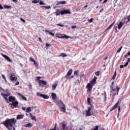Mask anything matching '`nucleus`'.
Segmentation results:
<instances>
[{"label": "nucleus", "instance_id": "1", "mask_svg": "<svg viewBox=\"0 0 130 130\" xmlns=\"http://www.w3.org/2000/svg\"><path fill=\"white\" fill-rule=\"evenodd\" d=\"M17 122L16 119H7L5 121L2 123L9 130H12V127H14V124Z\"/></svg>", "mask_w": 130, "mask_h": 130}, {"label": "nucleus", "instance_id": "2", "mask_svg": "<svg viewBox=\"0 0 130 130\" xmlns=\"http://www.w3.org/2000/svg\"><path fill=\"white\" fill-rule=\"evenodd\" d=\"M86 116H93L95 114H97L98 112L96 110L94 109L92 106L88 107V110L85 111Z\"/></svg>", "mask_w": 130, "mask_h": 130}, {"label": "nucleus", "instance_id": "3", "mask_svg": "<svg viewBox=\"0 0 130 130\" xmlns=\"http://www.w3.org/2000/svg\"><path fill=\"white\" fill-rule=\"evenodd\" d=\"M1 96L3 97L7 103H9V100L8 99L7 97L11 96V91L10 90L6 89L4 90V93H1Z\"/></svg>", "mask_w": 130, "mask_h": 130}, {"label": "nucleus", "instance_id": "4", "mask_svg": "<svg viewBox=\"0 0 130 130\" xmlns=\"http://www.w3.org/2000/svg\"><path fill=\"white\" fill-rule=\"evenodd\" d=\"M110 93H112L113 94V96L116 95V91H117V95H118V92H119V90H120V87H118V85L116 86V89H114V87L110 86Z\"/></svg>", "mask_w": 130, "mask_h": 130}, {"label": "nucleus", "instance_id": "5", "mask_svg": "<svg viewBox=\"0 0 130 130\" xmlns=\"http://www.w3.org/2000/svg\"><path fill=\"white\" fill-rule=\"evenodd\" d=\"M56 103L57 105H58L59 108L61 109V111H62V112H66V110H67V109L66 108V105L63 104L62 101H59V102H57Z\"/></svg>", "mask_w": 130, "mask_h": 130}, {"label": "nucleus", "instance_id": "6", "mask_svg": "<svg viewBox=\"0 0 130 130\" xmlns=\"http://www.w3.org/2000/svg\"><path fill=\"white\" fill-rule=\"evenodd\" d=\"M19 102L18 101H15L13 102L12 103L9 104V106H10L12 109H14V108H19Z\"/></svg>", "mask_w": 130, "mask_h": 130}, {"label": "nucleus", "instance_id": "7", "mask_svg": "<svg viewBox=\"0 0 130 130\" xmlns=\"http://www.w3.org/2000/svg\"><path fill=\"white\" fill-rule=\"evenodd\" d=\"M31 3L32 4H38L39 3L40 6H45V3H44V1L41 0H32Z\"/></svg>", "mask_w": 130, "mask_h": 130}, {"label": "nucleus", "instance_id": "8", "mask_svg": "<svg viewBox=\"0 0 130 130\" xmlns=\"http://www.w3.org/2000/svg\"><path fill=\"white\" fill-rule=\"evenodd\" d=\"M71 15V11L69 9L66 10L64 9L62 11H61V16H63V15H67V14Z\"/></svg>", "mask_w": 130, "mask_h": 130}, {"label": "nucleus", "instance_id": "9", "mask_svg": "<svg viewBox=\"0 0 130 130\" xmlns=\"http://www.w3.org/2000/svg\"><path fill=\"white\" fill-rule=\"evenodd\" d=\"M129 18H127V17H125L121 20V22L123 25H124V24H127V23L129 22Z\"/></svg>", "mask_w": 130, "mask_h": 130}, {"label": "nucleus", "instance_id": "10", "mask_svg": "<svg viewBox=\"0 0 130 130\" xmlns=\"http://www.w3.org/2000/svg\"><path fill=\"white\" fill-rule=\"evenodd\" d=\"M86 89H87V92H91L92 89H93V86L91 85V83H87V86H86Z\"/></svg>", "mask_w": 130, "mask_h": 130}, {"label": "nucleus", "instance_id": "11", "mask_svg": "<svg viewBox=\"0 0 130 130\" xmlns=\"http://www.w3.org/2000/svg\"><path fill=\"white\" fill-rule=\"evenodd\" d=\"M8 99V102L9 103H10V102H14L15 101H16V98L15 96H9Z\"/></svg>", "mask_w": 130, "mask_h": 130}, {"label": "nucleus", "instance_id": "12", "mask_svg": "<svg viewBox=\"0 0 130 130\" xmlns=\"http://www.w3.org/2000/svg\"><path fill=\"white\" fill-rule=\"evenodd\" d=\"M119 104V101H118L116 104L112 108H111L110 111H113V110H115L117 107H118V105Z\"/></svg>", "mask_w": 130, "mask_h": 130}, {"label": "nucleus", "instance_id": "13", "mask_svg": "<svg viewBox=\"0 0 130 130\" xmlns=\"http://www.w3.org/2000/svg\"><path fill=\"white\" fill-rule=\"evenodd\" d=\"M96 80H97V77H96V76H94L93 79L90 81V84H91L92 86H94V85L96 84Z\"/></svg>", "mask_w": 130, "mask_h": 130}, {"label": "nucleus", "instance_id": "14", "mask_svg": "<svg viewBox=\"0 0 130 130\" xmlns=\"http://www.w3.org/2000/svg\"><path fill=\"white\" fill-rule=\"evenodd\" d=\"M2 55L3 56V57L5 58L6 59H7V60H8V61H9V62H12V60H11V58H10V57L8 56H7L6 55L4 54L3 53H1Z\"/></svg>", "mask_w": 130, "mask_h": 130}, {"label": "nucleus", "instance_id": "15", "mask_svg": "<svg viewBox=\"0 0 130 130\" xmlns=\"http://www.w3.org/2000/svg\"><path fill=\"white\" fill-rule=\"evenodd\" d=\"M73 74V69H70L67 74H66V78H68V77H70Z\"/></svg>", "mask_w": 130, "mask_h": 130}, {"label": "nucleus", "instance_id": "16", "mask_svg": "<svg viewBox=\"0 0 130 130\" xmlns=\"http://www.w3.org/2000/svg\"><path fill=\"white\" fill-rule=\"evenodd\" d=\"M17 94H18V96H19L20 97H21L23 100H24L25 101H27V98L24 96V95H23L22 93H20L18 92L17 93Z\"/></svg>", "mask_w": 130, "mask_h": 130}, {"label": "nucleus", "instance_id": "17", "mask_svg": "<svg viewBox=\"0 0 130 130\" xmlns=\"http://www.w3.org/2000/svg\"><path fill=\"white\" fill-rule=\"evenodd\" d=\"M33 126V123L28 122L27 124L24 125L25 127H32Z\"/></svg>", "mask_w": 130, "mask_h": 130}, {"label": "nucleus", "instance_id": "18", "mask_svg": "<svg viewBox=\"0 0 130 130\" xmlns=\"http://www.w3.org/2000/svg\"><path fill=\"white\" fill-rule=\"evenodd\" d=\"M10 80L11 81H15L16 82L17 78L15 77V75L10 76Z\"/></svg>", "mask_w": 130, "mask_h": 130}, {"label": "nucleus", "instance_id": "19", "mask_svg": "<svg viewBox=\"0 0 130 130\" xmlns=\"http://www.w3.org/2000/svg\"><path fill=\"white\" fill-rule=\"evenodd\" d=\"M39 84H42L43 85H47V82L45 80H39Z\"/></svg>", "mask_w": 130, "mask_h": 130}, {"label": "nucleus", "instance_id": "20", "mask_svg": "<svg viewBox=\"0 0 130 130\" xmlns=\"http://www.w3.org/2000/svg\"><path fill=\"white\" fill-rule=\"evenodd\" d=\"M29 117L31 119V120H35V121H36V117L35 116H33V115L31 113H29Z\"/></svg>", "mask_w": 130, "mask_h": 130}, {"label": "nucleus", "instance_id": "21", "mask_svg": "<svg viewBox=\"0 0 130 130\" xmlns=\"http://www.w3.org/2000/svg\"><path fill=\"white\" fill-rule=\"evenodd\" d=\"M66 4H67V2L61 1L58 2L57 3V5H66Z\"/></svg>", "mask_w": 130, "mask_h": 130}, {"label": "nucleus", "instance_id": "22", "mask_svg": "<svg viewBox=\"0 0 130 130\" xmlns=\"http://www.w3.org/2000/svg\"><path fill=\"white\" fill-rule=\"evenodd\" d=\"M17 119H23L24 115H18L16 117Z\"/></svg>", "mask_w": 130, "mask_h": 130}, {"label": "nucleus", "instance_id": "23", "mask_svg": "<svg viewBox=\"0 0 130 130\" xmlns=\"http://www.w3.org/2000/svg\"><path fill=\"white\" fill-rule=\"evenodd\" d=\"M115 23V21H114L110 25L108 26V27L106 29V31H107L108 30H109V29H111V28H112Z\"/></svg>", "mask_w": 130, "mask_h": 130}, {"label": "nucleus", "instance_id": "24", "mask_svg": "<svg viewBox=\"0 0 130 130\" xmlns=\"http://www.w3.org/2000/svg\"><path fill=\"white\" fill-rule=\"evenodd\" d=\"M61 11H59V9L56 10V12L55 13L56 16H59V15H61Z\"/></svg>", "mask_w": 130, "mask_h": 130}, {"label": "nucleus", "instance_id": "25", "mask_svg": "<svg viewBox=\"0 0 130 130\" xmlns=\"http://www.w3.org/2000/svg\"><path fill=\"white\" fill-rule=\"evenodd\" d=\"M51 97L53 100H55L56 99V94L55 93H52L51 94Z\"/></svg>", "mask_w": 130, "mask_h": 130}, {"label": "nucleus", "instance_id": "26", "mask_svg": "<svg viewBox=\"0 0 130 130\" xmlns=\"http://www.w3.org/2000/svg\"><path fill=\"white\" fill-rule=\"evenodd\" d=\"M122 26H123V24L122 23V22L120 21L119 23V24L118 25V29L119 30H120V29H121V28H122Z\"/></svg>", "mask_w": 130, "mask_h": 130}, {"label": "nucleus", "instance_id": "27", "mask_svg": "<svg viewBox=\"0 0 130 130\" xmlns=\"http://www.w3.org/2000/svg\"><path fill=\"white\" fill-rule=\"evenodd\" d=\"M42 98H43L44 99H49V96L46 94H42Z\"/></svg>", "mask_w": 130, "mask_h": 130}, {"label": "nucleus", "instance_id": "28", "mask_svg": "<svg viewBox=\"0 0 130 130\" xmlns=\"http://www.w3.org/2000/svg\"><path fill=\"white\" fill-rule=\"evenodd\" d=\"M55 36H56V37H57V38H60V39L63 38V37H62L63 36H61V34H56Z\"/></svg>", "mask_w": 130, "mask_h": 130}, {"label": "nucleus", "instance_id": "29", "mask_svg": "<svg viewBox=\"0 0 130 130\" xmlns=\"http://www.w3.org/2000/svg\"><path fill=\"white\" fill-rule=\"evenodd\" d=\"M62 125V128L63 130H65L66 129V127L67 126V124H66V123L63 122L61 123Z\"/></svg>", "mask_w": 130, "mask_h": 130}, {"label": "nucleus", "instance_id": "30", "mask_svg": "<svg viewBox=\"0 0 130 130\" xmlns=\"http://www.w3.org/2000/svg\"><path fill=\"white\" fill-rule=\"evenodd\" d=\"M74 75L76 77H79V70H76L75 71H74Z\"/></svg>", "mask_w": 130, "mask_h": 130}, {"label": "nucleus", "instance_id": "31", "mask_svg": "<svg viewBox=\"0 0 130 130\" xmlns=\"http://www.w3.org/2000/svg\"><path fill=\"white\" fill-rule=\"evenodd\" d=\"M45 32L49 33V35H51V36H54V34L51 31H49L48 30H45Z\"/></svg>", "mask_w": 130, "mask_h": 130}, {"label": "nucleus", "instance_id": "32", "mask_svg": "<svg viewBox=\"0 0 130 130\" xmlns=\"http://www.w3.org/2000/svg\"><path fill=\"white\" fill-rule=\"evenodd\" d=\"M87 104L90 105V106H92V105H91V98H87Z\"/></svg>", "mask_w": 130, "mask_h": 130}, {"label": "nucleus", "instance_id": "33", "mask_svg": "<svg viewBox=\"0 0 130 130\" xmlns=\"http://www.w3.org/2000/svg\"><path fill=\"white\" fill-rule=\"evenodd\" d=\"M41 8L42 9H43V8H45V9H46L47 10H49L51 9V7L50 6H41Z\"/></svg>", "mask_w": 130, "mask_h": 130}, {"label": "nucleus", "instance_id": "34", "mask_svg": "<svg viewBox=\"0 0 130 130\" xmlns=\"http://www.w3.org/2000/svg\"><path fill=\"white\" fill-rule=\"evenodd\" d=\"M25 112L28 113V112H31V107H28L26 109Z\"/></svg>", "mask_w": 130, "mask_h": 130}, {"label": "nucleus", "instance_id": "35", "mask_svg": "<svg viewBox=\"0 0 130 130\" xmlns=\"http://www.w3.org/2000/svg\"><path fill=\"white\" fill-rule=\"evenodd\" d=\"M57 87V84L55 83L52 85V90H55L56 87Z\"/></svg>", "mask_w": 130, "mask_h": 130}, {"label": "nucleus", "instance_id": "36", "mask_svg": "<svg viewBox=\"0 0 130 130\" xmlns=\"http://www.w3.org/2000/svg\"><path fill=\"white\" fill-rule=\"evenodd\" d=\"M115 78H116V70H115L114 74L112 78V80H115Z\"/></svg>", "mask_w": 130, "mask_h": 130}, {"label": "nucleus", "instance_id": "37", "mask_svg": "<svg viewBox=\"0 0 130 130\" xmlns=\"http://www.w3.org/2000/svg\"><path fill=\"white\" fill-rule=\"evenodd\" d=\"M88 23H93V21H94V18H91L90 19L87 20Z\"/></svg>", "mask_w": 130, "mask_h": 130}, {"label": "nucleus", "instance_id": "38", "mask_svg": "<svg viewBox=\"0 0 130 130\" xmlns=\"http://www.w3.org/2000/svg\"><path fill=\"white\" fill-rule=\"evenodd\" d=\"M121 49H122V46H121V47H120L117 50V53H119V52H120V51H121Z\"/></svg>", "mask_w": 130, "mask_h": 130}, {"label": "nucleus", "instance_id": "39", "mask_svg": "<svg viewBox=\"0 0 130 130\" xmlns=\"http://www.w3.org/2000/svg\"><path fill=\"white\" fill-rule=\"evenodd\" d=\"M118 113L117 114V117L119 116V113H120V106L118 107Z\"/></svg>", "mask_w": 130, "mask_h": 130}, {"label": "nucleus", "instance_id": "40", "mask_svg": "<svg viewBox=\"0 0 130 130\" xmlns=\"http://www.w3.org/2000/svg\"><path fill=\"white\" fill-rule=\"evenodd\" d=\"M64 36L62 37L63 38H66V39H68V38H71V37L69 36H67L66 35H63Z\"/></svg>", "mask_w": 130, "mask_h": 130}, {"label": "nucleus", "instance_id": "41", "mask_svg": "<svg viewBox=\"0 0 130 130\" xmlns=\"http://www.w3.org/2000/svg\"><path fill=\"white\" fill-rule=\"evenodd\" d=\"M5 9H11L12 7L9 6H4Z\"/></svg>", "mask_w": 130, "mask_h": 130}, {"label": "nucleus", "instance_id": "42", "mask_svg": "<svg viewBox=\"0 0 130 130\" xmlns=\"http://www.w3.org/2000/svg\"><path fill=\"white\" fill-rule=\"evenodd\" d=\"M60 55L61 56H62V57H66V56H67V55L66 53H62L60 54Z\"/></svg>", "mask_w": 130, "mask_h": 130}, {"label": "nucleus", "instance_id": "43", "mask_svg": "<svg viewBox=\"0 0 130 130\" xmlns=\"http://www.w3.org/2000/svg\"><path fill=\"white\" fill-rule=\"evenodd\" d=\"M29 60L30 61H31L32 62H34V61H35V60L34 59V58H33L32 57H30L29 58Z\"/></svg>", "mask_w": 130, "mask_h": 130}, {"label": "nucleus", "instance_id": "44", "mask_svg": "<svg viewBox=\"0 0 130 130\" xmlns=\"http://www.w3.org/2000/svg\"><path fill=\"white\" fill-rule=\"evenodd\" d=\"M20 20L21 21V22H23V23H26V21L24 20V19H23L22 17L20 18Z\"/></svg>", "mask_w": 130, "mask_h": 130}, {"label": "nucleus", "instance_id": "45", "mask_svg": "<svg viewBox=\"0 0 130 130\" xmlns=\"http://www.w3.org/2000/svg\"><path fill=\"white\" fill-rule=\"evenodd\" d=\"M56 125H57V124L55 123L54 128L50 129V130H56Z\"/></svg>", "mask_w": 130, "mask_h": 130}, {"label": "nucleus", "instance_id": "46", "mask_svg": "<svg viewBox=\"0 0 130 130\" xmlns=\"http://www.w3.org/2000/svg\"><path fill=\"white\" fill-rule=\"evenodd\" d=\"M37 96H40V97H42V93H41L40 92H38V93H37Z\"/></svg>", "mask_w": 130, "mask_h": 130}, {"label": "nucleus", "instance_id": "47", "mask_svg": "<svg viewBox=\"0 0 130 130\" xmlns=\"http://www.w3.org/2000/svg\"><path fill=\"white\" fill-rule=\"evenodd\" d=\"M2 77L4 79V80H5V81H7V79H6V77L5 76V75L2 74Z\"/></svg>", "mask_w": 130, "mask_h": 130}, {"label": "nucleus", "instance_id": "48", "mask_svg": "<svg viewBox=\"0 0 130 130\" xmlns=\"http://www.w3.org/2000/svg\"><path fill=\"white\" fill-rule=\"evenodd\" d=\"M95 75L97 76V77H99V76L100 75L99 74V71H97L95 73Z\"/></svg>", "mask_w": 130, "mask_h": 130}, {"label": "nucleus", "instance_id": "49", "mask_svg": "<svg viewBox=\"0 0 130 130\" xmlns=\"http://www.w3.org/2000/svg\"><path fill=\"white\" fill-rule=\"evenodd\" d=\"M41 79V77H40V76H39V77H37V80H38V81H41L40 79Z\"/></svg>", "mask_w": 130, "mask_h": 130}, {"label": "nucleus", "instance_id": "50", "mask_svg": "<svg viewBox=\"0 0 130 130\" xmlns=\"http://www.w3.org/2000/svg\"><path fill=\"white\" fill-rule=\"evenodd\" d=\"M126 67H124V65H120V69H123V68H125Z\"/></svg>", "mask_w": 130, "mask_h": 130}, {"label": "nucleus", "instance_id": "51", "mask_svg": "<svg viewBox=\"0 0 130 130\" xmlns=\"http://www.w3.org/2000/svg\"><path fill=\"white\" fill-rule=\"evenodd\" d=\"M104 95H105V101H106V92H104Z\"/></svg>", "mask_w": 130, "mask_h": 130}, {"label": "nucleus", "instance_id": "52", "mask_svg": "<svg viewBox=\"0 0 130 130\" xmlns=\"http://www.w3.org/2000/svg\"><path fill=\"white\" fill-rule=\"evenodd\" d=\"M46 46L47 47H48L50 46V44L46 43Z\"/></svg>", "mask_w": 130, "mask_h": 130}, {"label": "nucleus", "instance_id": "53", "mask_svg": "<svg viewBox=\"0 0 130 130\" xmlns=\"http://www.w3.org/2000/svg\"><path fill=\"white\" fill-rule=\"evenodd\" d=\"M19 84H20V82L19 81H17L15 84V86H18Z\"/></svg>", "mask_w": 130, "mask_h": 130}, {"label": "nucleus", "instance_id": "54", "mask_svg": "<svg viewBox=\"0 0 130 130\" xmlns=\"http://www.w3.org/2000/svg\"><path fill=\"white\" fill-rule=\"evenodd\" d=\"M0 9L1 10H4V7H3V6H2L1 4H0Z\"/></svg>", "mask_w": 130, "mask_h": 130}, {"label": "nucleus", "instance_id": "55", "mask_svg": "<svg viewBox=\"0 0 130 130\" xmlns=\"http://www.w3.org/2000/svg\"><path fill=\"white\" fill-rule=\"evenodd\" d=\"M75 28H77V26L74 25V26H72V29H75Z\"/></svg>", "mask_w": 130, "mask_h": 130}, {"label": "nucleus", "instance_id": "56", "mask_svg": "<svg viewBox=\"0 0 130 130\" xmlns=\"http://www.w3.org/2000/svg\"><path fill=\"white\" fill-rule=\"evenodd\" d=\"M108 1V0H104L103 4H106V3H107Z\"/></svg>", "mask_w": 130, "mask_h": 130}, {"label": "nucleus", "instance_id": "57", "mask_svg": "<svg viewBox=\"0 0 130 130\" xmlns=\"http://www.w3.org/2000/svg\"><path fill=\"white\" fill-rule=\"evenodd\" d=\"M57 25L59 26L60 27H63V25H62V24H57Z\"/></svg>", "mask_w": 130, "mask_h": 130}, {"label": "nucleus", "instance_id": "58", "mask_svg": "<svg viewBox=\"0 0 130 130\" xmlns=\"http://www.w3.org/2000/svg\"><path fill=\"white\" fill-rule=\"evenodd\" d=\"M38 39L40 42H42V39H41V38H39Z\"/></svg>", "mask_w": 130, "mask_h": 130}, {"label": "nucleus", "instance_id": "59", "mask_svg": "<svg viewBox=\"0 0 130 130\" xmlns=\"http://www.w3.org/2000/svg\"><path fill=\"white\" fill-rule=\"evenodd\" d=\"M22 109L23 110V111H25L26 110V108H24V107H22Z\"/></svg>", "mask_w": 130, "mask_h": 130}, {"label": "nucleus", "instance_id": "60", "mask_svg": "<svg viewBox=\"0 0 130 130\" xmlns=\"http://www.w3.org/2000/svg\"><path fill=\"white\" fill-rule=\"evenodd\" d=\"M75 77L74 75H72L71 77L69 78V79H73Z\"/></svg>", "mask_w": 130, "mask_h": 130}, {"label": "nucleus", "instance_id": "61", "mask_svg": "<svg viewBox=\"0 0 130 130\" xmlns=\"http://www.w3.org/2000/svg\"><path fill=\"white\" fill-rule=\"evenodd\" d=\"M114 84V82L113 81L112 83V86H111V87H113V85Z\"/></svg>", "mask_w": 130, "mask_h": 130}, {"label": "nucleus", "instance_id": "62", "mask_svg": "<svg viewBox=\"0 0 130 130\" xmlns=\"http://www.w3.org/2000/svg\"><path fill=\"white\" fill-rule=\"evenodd\" d=\"M104 9H102L100 11V13H102V12H103Z\"/></svg>", "mask_w": 130, "mask_h": 130}, {"label": "nucleus", "instance_id": "63", "mask_svg": "<svg viewBox=\"0 0 130 130\" xmlns=\"http://www.w3.org/2000/svg\"><path fill=\"white\" fill-rule=\"evenodd\" d=\"M29 87H30L31 88H32V84H29Z\"/></svg>", "mask_w": 130, "mask_h": 130}, {"label": "nucleus", "instance_id": "64", "mask_svg": "<svg viewBox=\"0 0 130 130\" xmlns=\"http://www.w3.org/2000/svg\"><path fill=\"white\" fill-rule=\"evenodd\" d=\"M86 60V58H82V60H83V61H85Z\"/></svg>", "mask_w": 130, "mask_h": 130}]
</instances>
